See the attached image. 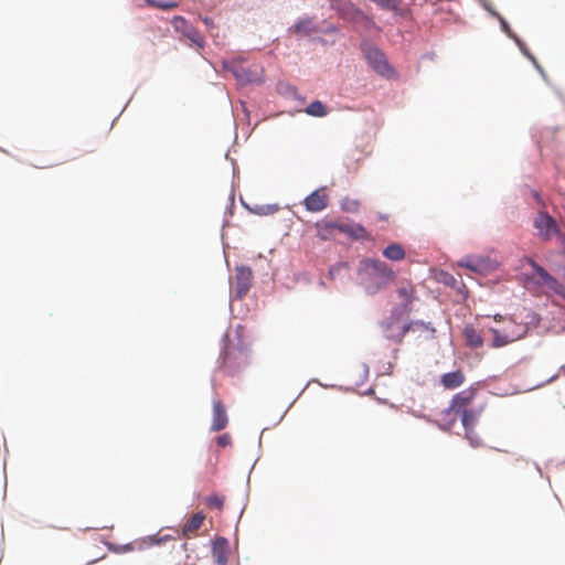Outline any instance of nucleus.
<instances>
[{
	"mask_svg": "<svg viewBox=\"0 0 565 565\" xmlns=\"http://www.w3.org/2000/svg\"><path fill=\"white\" fill-rule=\"evenodd\" d=\"M228 542L225 537H216L213 542V556L217 565H225L227 562Z\"/></svg>",
	"mask_w": 565,
	"mask_h": 565,
	"instance_id": "obj_19",
	"label": "nucleus"
},
{
	"mask_svg": "<svg viewBox=\"0 0 565 565\" xmlns=\"http://www.w3.org/2000/svg\"><path fill=\"white\" fill-rule=\"evenodd\" d=\"M396 292L402 301L404 311H406V312L411 311L409 306L416 299V295H415L416 291H415L414 286L409 282L402 284L397 288Z\"/></svg>",
	"mask_w": 565,
	"mask_h": 565,
	"instance_id": "obj_17",
	"label": "nucleus"
},
{
	"mask_svg": "<svg viewBox=\"0 0 565 565\" xmlns=\"http://www.w3.org/2000/svg\"><path fill=\"white\" fill-rule=\"evenodd\" d=\"M557 237L559 238V241H561V245H562V248H563V250L565 252V235H563V234L559 232V235H557Z\"/></svg>",
	"mask_w": 565,
	"mask_h": 565,
	"instance_id": "obj_36",
	"label": "nucleus"
},
{
	"mask_svg": "<svg viewBox=\"0 0 565 565\" xmlns=\"http://www.w3.org/2000/svg\"><path fill=\"white\" fill-rule=\"evenodd\" d=\"M363 268L370 276L380 278L383 284H387L395 278L394 271L384 262L379 259H365Z\"/></svg>",
	"mask_w": 565,
	"mask_h": 565,
	"instance_id": "obj_7",
	"label": "nucleus"
},
{
	"mask_svg": "<svg viewBox=\"0 0 565 565\" xmlns=\"http://www.w3.org/2000/svg\"><path fill=\"white\" fill-rule=\"evenodd\" d=\"M237 78H239L242 82H252L249 77H244L242 74L236 73Z\"/></svg>",
	"mask_w": 565,
	"mask_h": 565,
	"instance_id": "obj_37",
	"label": "nucleus"
},
{
	"mask_svg": "<svg viewBox=\"0 0 565 565\" xmlns=\"http://www.w3.org/2000/svg\"><path fill=\"white\" fill-rule=\"evenodd\" d=\"M342 19L350 21L354 24H362L364 26H373L374 22L365 15L359 8L352 3H342L337 8Z\"/></svg>",
	"mask_w": 565,
	"mask_h": 565,
	"instance_id": "obj_8",
	"label": "nucleus"
},
{
	"mask_svg": "<svg viewBox=\"0 0 565 565\" xmlns=\"http://www.w3.org/2000/svg\"><path fill=\"white\" fill-rule=\"evenodd\" d=\"M484 409V404H477L476 406H472L468 409H465L463 412L458 413L457 415H460L461 423L465 427V430L470 433L476 423L478 422L479 417L481 416L482 412Z\"/></svg>",
	"mask_w": 565,
	"mask_h": 565,
	"instance_id": "obj_12",
	"label": "nucleus"
},
{
	"mask_svg": "<svg viewBox=\"0 0 565 565\" xmlns=\"http://www.w3.org/2000/svg\"><path fill=\"white\" fill-rule=\"evenodd\" d=\"M338 232L344 233L351 237L353 234V224H347V223L339 222Z\"/></svg>",
	"mask_w": 565,
	"mask_h": 565,
	"instance_id": "obj_33",
	"label": "nucleus"
},
{
	"mask_svg": "<svg viewBox=\"0 0 565 565\" xmlns=\"http://www.w3.org/2000/svg\"><path fill=\"white\" fill-rule=\"evenodd\" d=\"M174 30L186 38L192 45L202 49L204 46V38L202 34L191 25L183 17H174L171 21Z\"/></svg>",
	"mask_w": 565,
	"mask_h": 565,
	"instance_id": "obj_5",
	"label": "nucleus"
},
{
	"mask_svg": "<svg viewBox=\"0 0 565 565\" xmlns=\"http://www.w3.org/2000/svg\"><path fill=\"white\" fill-rule=\"evenodd\" d=\"M315 227L317 230V235L321 241H329L335 237L339 222L322 220L317 222Z\"/></svg>",
	"mask_w": 565,
	"mask_h": 565,
	"instance_id": "obj_15",
	"label": "nucleus"
},
{
	"mask_svg": "<svg viewBox=\"0 0 565 565\" xmlns=\"http://www.w3.org/2000/svg\"><path fill=\"white\" fill-rule=\"evenodd\" d=\"M168 540H170V536L160 535L159 533L148 537V541L150 542L151 545H159V544L164 543Z\"/></svg>",
	"mask_w": 565,
	"mask_h": 565,
	"instance_id": "obj_32",
	"label": "nucleus"
},
{
	"mask_svg": "<svg viewBox=\"0 0 565 565\" xmlns=\"http://www.w3.org/2000/svg\"><path fill=\"white\" fill-rule=\"evenodd\" d=\"M306 113L313 117H323L327 115V108L320 100H315L306 107Z\"/></svg>",
	"mask_w": 565,
	"mask_h": 565,
	"instance_id": "obj_23",
	"label": "nucleus"
},
{
	"mask_svg": "<svg viewBox=\"0 0 565 565\" xmlns=\"http://www.w3.org/2000/svg\"><path fill=\"white\" fill-rule=\"evenodd\" d=\"M477 396L478 388L473 386L458 392L452 396L450 401L449 411L454 414H458L465 409L476 406L477 404H475V401L477 399Z\"/></svg>",
	"mask_w": 565,
	"mask_h": 565,
	"instance_id": "obj_4",
	"label": "nucleus"
},
{
	"mask_svg": "<svg viewBox=\"0 0 565 565\" xmlns=\"http://www.w3.org/2000/svg\"><path fill=\"white\" fill-rule=\"evenodd\" d=\"M216 444L221 448H225L232 445V437L230 434H223L216 438Z\"/></svg>",
	"mask_w": 565,
	"mask_h": 565,
	"instance_id": "obj_29",
	"label": "nucleus"
},
{
	"mask_svg": "<svg viewBox=\"0 0 565 565\" xmlns=\"http://www.w3.org/2000/svg\"><path fill=\"white\" fill-rule=\"evenodd\" d=\"M530 323H535V324H536V323H539V320H537V318H536V316H535V315H532V316H531Z\"/></svg>",
	"mask_w": 565,
	"mask_h": 565,
	"instance_id": "obj_39",
	"label": "nucleus"
},
{
	"mask_svg": "<svg viewBox=\"0 0 565 565\" xmlns=\"http://www.w3.org/2000/svg\"><path fill=\"white\" fill-rule=\"evenodd\" d=\"M458 265L478 274H488L497 268V263L489 257L468 256L461 259Z\"/></svg>",
	"mask_w": 565,
	"mask_h": 565,
	"instance_id": "obj_9",
	"label": "nucleus"
},
{
	"mask_svg": "<svg viewBox=\"0 0 565 565\" xmlns=\"http://www.w3.org/2000/svg\"><path fill=\"white\" fill-rule=\"evenodd\" d=\"M501 23H502L503 30L509 33V25H508V23L505 21H503V20L501 21Z\"/></svg>",
	"mask_w": 565,
	"mask_h": 565,
	"instance_id": "obj_38",
	"label": "nucleus"
},
{
	"mask_svg": "<svg viewBox=\"0 0 565 565\" xmlns=\"http://www.w3.org/2000/svg\"><path fill=\"white\" fill-rule=\"evenodd\" d=\"M180 548H181V551H182V552H184V553H185V552L188 551V544H186V543L182 544V545L180 546Z\"/></svg>",
	"mask_w": 565,
	"mask_h": 565,
	"instance_id": "obj_40",
	"label": "nucleus"
},
{
	"mask_svg": "<svg viewBox=\"0 0 565 565\" xmlns=\"http://www.w3.org/2000/svg\"><path fill=\"white\" fill-rule=\"evenodd\" d=\"M320 31L321 30L316 23L315 18L300 19L290 28V32L301 38L310 36Z\"/></svg>",
	"mask_w": 565,
	"mask_h": 565,
	"instance_id": "obj_13",
	"label": "nucleus"
},
{
	"mask_svg": "<svg viewBox=\"0 0 565 565\" xmlns=\"http://www.w3.org/2000/svg\"><path fill=\"white\" fill-rule=\"evenodd\" d=\"M529 331L527 322H518L513 318L505 319L502 328H492L493 348H501L520 339H523Z\"/></svg>",
	"mask_w": 565,
	"mask_h": 565,
	"instance_id": "obj_2",
	"label": "nucleus"
},
{
	"mask_svg": "<svg viewBox=\"0 0 565 565\" xmlns=\"http://www.w3.org/2000/svg\"><path fill=\"white\" fill-rule=\"evenodd\" d=\"M351 238H353V239H369L370 238V234L367 233L365 227H363L362 225L353 224V234H352Z\"/></svg>",
	"mask_w": 565,
	"mask_h": 565,
	"instance_id": "obj_26",
	"label": "nucleus"
},
{
	"mask_svg": "<svg viewBox=\"0 0 565 565\" xmlns=\"http://www.w3.org/2000/svg\"><path fill=\"white\" fill-rule=\"evenodd\" d=\"M466 381V375L461 370L445 373L440 376V384L445 390H456Z\"/></svg>",
	"mask_w": 565,
	"mask_h": 565,
	"instance_id": "obj_16",
	"label": "nucleus"
},
{
	"mask_svg": "<svg viewBox=\"0 0 565 565\" xmlns=\"http://www.w3.org/2000/svg\"><path fill=\"white\" fill-rule=\"evenodd\" d=\"M365 58L370 66L383 76H391L394 71L390 66L385 54L375 46H370L365 50Z\"/></svg>",
	"mask_w": 565,
	"mask_h": 565,
	"instance_id": "obj_6",
	"label": "nucleus"
},
{
	"mask_svg": "<svg viewBox=\"0 0 565 565\" xmlns=\"http://www.w3.org/2000/svg\"><path fill=\"white\" fill-rule=\"evenodd\" d=\"M253 281V271L249 267L239 266L235 275V292L238 298H243L249 291Z\"/></svg>",
	"mask_w": 565,
	"mask_h": 565,
	"instance_id": "obj_11",
	"label": "nucleus"
},
{
	"mask_svg": "<svg viewBox=\"0 0 565 565\" xmlns=\"http://www.w3.org/2000/svg\"><path fill=\"white\" fill-rule=\"evenodd\" d=\"M530 264L532 265L533 269L535 270V273L541 278L542 282L543 284L546 282L547 278L551 275L542 266H540L537 263H535L534 260L530 259Z\"/></svg>",
	"mask_w": 565,
	"mask_h": 565,
	"instance_id": "obj_28",
	"label": "nucleus"
},
{
	"mask_svg": "<svg viewBox=\"0 0 565 565\" xmlns=\"http://www.w3.org/2000/svg\"><path fill=\"white\" fill-rule=\"evenodd\" d=\"M545 286H547L551 290L555 291L558 295H564V287L562 284H559L553 276H550L547 278V281L544 282Z\"/></svg>",
	"mask_w": 565,
	"mask_h": 565,
	"instance_id": "obj_27",
	"label": "nucleus"
},
{
	"mask_svg": "<svg viewBox=\"0 0 565 565\" xmlns=\"http://www.w3.org/2000/svg\"><path fill=\"white\" fill-rule=\"evenodd\" d=\"M148 3L154 8L162 10H170L178 7L177 2L173 1H161V0H147Z\"/></svg>",
	"mask_w": 565,
	"mask_h": 565,
	"instance_id": "obj_25",
	"label": "nucleus"
},
{
	"mask_svg": "<svg viewBox=\"0 0 565 565\" xmlns=\"http://www.w3.org/2000/svg\"><path fill=\"white\" fill-rule=\"evenodd\" d=\"M534 198H535L537 201H541L540 195H539V193H537V192H534Z\"/></svg>",
	"mask_w": 565,
	"mask_h": 565,
	"instance_id": "obj_41",
	"label": "nucleus"
},
{
	"mask_svg": "<svg viewBox=\"0 0 565 565\" xmlns=\"http://www.w3.org/2000/svg\"><path fill=\"white\" fill-rule=\"evenodd\" d=\"M383 9L395 10L397 8L394 0H372Z\"/></svg>",
	"mask_w": 565,
	"mask_h": 565,
	"instance_id": "obj_30",
	"label": "nucleus"
},
{
	"mask_svg": "<svg viewBox=\"0 0 565 565\" xmlns=\"http://www.w3.org/2000/svg\"><path fill=\"white\" fill-rule=\"evenodd\" d=\"M249 364V350L237 329L234 337L225 334L223 338V351L220 367L227 374L234 375Z\"/></svg>",
	"mask_w": 565,
	"mask_h": 565,
	"instance_id": "obj_1",
	"label": "nucleus"
},
{
	"mask_svg": "<svg viewBox=\"0 0 565 565\" xmlns=\"http://www.w3.org/2000/svg\"><path fill=\"white\" fill-rule=\"evenodd\" d=\"M383 255L391 260H402L405 258V250L399 244L393 243L384 248Z\"/></svg>",
	"mask_w": 565,
	"mask_h": 565,
	"instance_id": "obj_22",
	"label": "nucleus"
},
{
	"mask_svg": "<svg viewBox=\"0 0 565 565\" xmlns=\"http://www.w3.org/2000/svg\"><path fill=\"white\" fill-rule=\"evenodd\" d=\"M205 520V515L202 512L193 514L183 525L182 535L184 537H191L195 535L198 530L202 526Z\"/></svg>",
	"mask_w": 565,
	"mask_h": 565,
	"instance_id": "obj_20",
	"label": "nucleus"
},
{
	"mask_svg": "<svg viewBox=\"0 0 565 565\" xmlns=\"http://www.w3.org/2000/svg\"><path fill=\"white\" fill-rule=\"evenodd\" d=\"M413 323L398 324V321H392L386 324V337L401 342L404 335L411 330Z\"/></svg>",
	"mask_w": 565,
	"mask_h": 565,
	"instance_id": "obj_18",
	"label": "nucleus"
},
{
	"mask_svg": "<svg viewBox=\"0 0 565 565\" xmlns=\"http://www.w3.org/2000/svg\"><path fill=\"white\" fill-rule=\"evenodd\" d=\"M328 204L329 195L326 188L317 189L303 200L306 210L313 213L323 211Z\"/></svg>",
	"mask_w": 565,
	"mask_h": 565,
	"instance_id": "obj_10",
	"label": "nucleus"
},
{
	"mask_svg": "<svg viewBox=\"0 0 565 565\" xmlns=\"http://www.w3.org/2000/svg\"><path fill=\"white\" fill-rule=\"evenodd\" d=\"M526 55L529 56V58L533 62V64L535 65V67L540 71V73H543V68L539 65L537 61L535 60L534 56L530 55L526 53Z\"/></svg>",
	"mask_w": 565,
	"mask_h": 565,
	"instance_id": "obj_35",
	"label": "nucleus"
},
{
	"mask_svg": "<svg viewBox=\"0 0 565 565\" xmlns=\"http://www.w3.org/2000/svg\"><path fill=\"white\" fill-rule=\"evenodd\" d=\"M228 424L225 406L221 401L215 399L213 402V420L211 425L212 431H220L224 429Z\"/></svg>",
	"mask_w": 565,
	"mask_h": 565,
	"instance_id": "obj_14",
	"label": "nucleus"
},
{
	"mask_svg": "<svg viewBox=\"0 0 565 565\" xmlns=\"http://www.w3.org/2000/svg\"><path fill=\"white\" fill-rule=\"evenodd\" d=\"M465 435L472 447H479L481 445V439L475 435L473 429L470 433L465 430Z\"/></svg>",
	"mask_w": 565,
	"mask_h": 565,
	"instance_id": "obj_31",
	"label": "nucleus"
},
{
	"mask_svg": "<svg viewBox=\"0 0 565 565\" xmlns=\"http://www.w3.org/2000/svg\"><path fill=\"white\" fill-rule=\"evenodd\" d=\"M196 558L186 555V559L184 562H178L177 565H195Z\"/></svg>",
	"mask_w": 565,
	"mask_h": 565,
	"instance_id": "obj_34",
	"label": "nucleus"
},
{
	"mask_svg": "<svg viewBox=\"0 0 565 565\" xmlns=\"http://www.w3.org/2000/svg\"><path fill=\"white\" fill-rule=\"evenodd\" d=\"M205 502L211 509L222 510L224 505V498L213 494L207 497Z\"/></svg>",
	"mask_w": 565,
	"mask_h": 565,
	"instance_id": "obj_24",
	"label": "nucleus"
},
{
	"mask_svg": "<svg viewBox=\"0 0 565 565\" xmlns=\"http://www.w3.org/2000/svg\"><path fill=\"white\" fill-rule=\"evenodd\" d=\"M534 226L543 241H551L553 237L559 235L561 232L556 221L544 211L537 213L534 218Z\"/></svg>",
	"mask_w": 565,
	"mask_h": 565,
	"instance_id": "obj_3",
	"label": "nucleus"
},
{
	"mask_svg": "<svg viewBox=\"0 0 565 565\" xmlns=\"http://www.w3.org/2000/svg\"><path fill=\"white\" fill-rule=\"evenodd\" d=\"M463 337L467 345L472 349L480 348L483 344L482 335L472 326L465 327Z\"/></svg>",
	"mask_w": 565,
	"mask_h": 565,
	"instance_id": "obj_21",
	"label": "nucleus"
}]
</instances>
